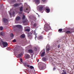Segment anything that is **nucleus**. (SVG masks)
<instances>
[{"mask_svg": "<svg viewBox=\"0 0 74 74\" xmlns=\"http://www.w3.org/2000/svg\"><path fill=\"white\" fill-rule=\"evenodd\" d=\"M44 29L46 32H47L48 31L51 30V27H50L49 25L47 23H46L45 25Z\"/></svg>", "mask_w": 74, "mask_h": 74, "instance_id": "f257e3e1", "label": "nucleus"}, {"mask_svg": "<svg viewBox=\"0 0 74 74\" xmlns=\"http://www.w3.org/2000/svg\"><path fill=\"white\" fill-rule=\"evenodd\" d=\"M44 63L41 62H39L38 64V67L40 70H43L44 69Z\"/></svg>", "mask_w": 74, "mask_h": 74, "instance_id": "f03ea898", "label": "nucleus"}, {"mask_svg": "<svg viewBox=\"0 0 74 74\" xmlns=\"http://www.w3.org/2000/svg\"><path fill=\"white\" fill-rule=\"evenodd\" d=\"M2 44H0V45L2 48L6 47L8 45V44L7 42H2Z\"/></svg>", "mask_w": 74, "mask_h": 74, "instance_id": "7ed1b4c3", "label": "nucleus"}, {"mask_svg": "<svg viewBox=\"0 0 74 74\" xmlns=\"http://www.w3.org/2000/svg\"><path fill=\"white\" fill-rule=\"evenodd\" d=\"M74 32V29H71V30L70 31H66V34H71V33H73V32Z\"/></svg>", "mask_w": 74, "mask_h": 74, "instance_id": "20e7f679", "label": "nucleus"}, {"mask_svg": "<svg viewBox=\"0 0 74 74\" xmlns=\"http://www.w3.org/2000/svg\"><path fill=\"white\" fill-rule=\"evenodd\" d=\"M46 49L47 51H49V50H50L51 48V47L49 45H47L46 47Z\"/></svg>", "mask_w": 74, "mask_h": 74, "instance_id": "39448f33", "label": "nucleus"}, {"mask_svg": "<svg viewBox=\"0 0 74 74\" xmlns=\"http://www.w3.org/2000/svg\"><path fill=\"white\" fill-rule=\"evenodd\" d=\"M14 27H17L18 28H19V29H21L22 28V26L20 25H16L14 26Z\"/></svg>", "mask_w": 74, "mask_h": 74, "instance_id": "423d86ee", "label": "nucleus"}, {"mask_svg": "<svg viewBox=\"0 0 74 74\" xmlns=\"http://www.w3.org/2000/svg\"><path fill=\"white\" fill-rule=\"evenodd\" d=\"M21 19V17L19 16L17 17L16 18V20L15 21V22L16 23H16V21H19Z\"/></svg>", "mask_w": 74, "mask_h": 74, "instance_id": "0eeeda50", "label": "nucleus"}, {"mask_svg": "<svg viewBox=\"0 0 74 74\" xmlns=\"http://www.w3.org/2000/svg\"><path fill=\"white\" fill-rule=\"evenodd\" d=\"M2 21L4 23H7L8 22V20L7 19L5 18H3Z\"/></svg>", "mask_w": 74, "mask_h": 74, "instance_id": "6e6552de", "label": "nucleus"}, {"mask_svg": "<svg viewBox=\"0 0 74 74\" xmlns=\"http://www.w3.org/2000/svg\"><path fill=\"white\" fill-rule=\"evenodd\" d=\"M39 10H40V11H42V10L43 6H42V5H39Z\"/></svg>", "mask_w": 74, "mask_h": 74, "instance_id": "1a4fd4ad", "label": "nucleus"}, {"mask_svg": "<svg viewBox=\"0 0 74 74\" xmlns=\"http://www.w3.org/2000/svg\"><path fill=\"white\" fill-rule=\"evenodd\" d=\"M43 51L44 52H42L41 54V56H44L45 55V50H44Z\"/></svg>", "mask_w": 74, "mask_h": 74, "instance_id": "9d476101", "label": "nucleus"}, {"mask_svg": "<svg viewBox=\"0 0 74 74\" xmlns=\"http://www.w3.org/2000/svg\"><path fill=\"white\" fill-rule=\"evenodd\" d=\"M46 11L47 13H49L50 12V9L49 8H48L46 9Z\"/></svg>", "mask_w": 74, "mask_h": 74, "instance_id": "9b49d317", "label": "nucleus"}, {"mask_svg": "<svg viewBox=\"0 0 74 74\" xmlns=\"http://www.w3.org/2000/svg\"><path fill=\"white\" fill-rule=\"evenodd\" d=\"M23 55V53H21L20 54L18 55V57L19 58H20L22 57Z\"/></svg>", "mask_w": 74, "mask_h": 74, "instance_id": "f8f14e48", "label": "nucleus"}, {"mask_svg": "<svg viewBox=\"0 0 74 74\" xmlns=\"http://www.w3.org/2000/svg\"><path fill=\"white\" fill-rule=\"evenodd\" d=\"M35 1L36 4H40V0H35Z\"/></svg>", "mask_w": 74, "mask_h": 74, "instance_id": "ddd939ff", "label": "nucleus"}, {"mask_svg": "<svg viewBox=\"0 0 74 74\" xmlns=\"http://www.w3.org/2000/svg\"><path fill=\"white\" fill-rule=\"evenodd\" d=\"M42 60L43 61H46V60H48V58H44L42 59Z\"/></svg>", "mask_w": 74, "mask_h": 74, "instance_id": "4468645a", "label": "nucleus"}, {"mask_svg": "<svg viewBox=\"0 0 74 74\" xmlns=\"http://www.w3.org/2000/svg\"><path fill=\"white\" fill-rule=\"evenodd\" d=\"M21 37L22 38H25V35L24 34H22L21 36Z\"/></svg>", "mask_w": 74, "mask_h": 74, "instance_id": "2eb2a0df", "label": "nucleus"}, {"mask_svg": "<svg viewBox=\"0 0 74 74\" xmlns=\"http://www.w3.org/2000/svg\"><path fill=\"white\" fill-rule=\"evenodd\" d=\"M19 5V4H15L13 5L14 7H18Z\"/></svg>", "mask_w": 74, "mask_h": 74, "instance_id": "dca6fc26", "label": "nucleus"}, {"mask_svg": "<svg viewBox=\"0 0 74 74\" xmlns=\"http://www.w3.org/2000/svg\"><path fill=\"white\" fill-rule=\"evenodd\" d=\"M30 58V55L29 54L26 55V59H28V58Z\"/></svg>", "mask_w": 74, "mask_h": 74, "instance_id": "f3484780", "label": "nucleus"}, {"mask_svg": "<svg viewBox=\"0 0 74 74\" xmlns=\"http://www.w3.org/2000/svg\"><path fill=\"white\" fill-rule=\"evenodd\" d=\"M28 52L29 53H33V50L32 49H30L28 50Z\"/></svg>", "mask_w": 74, "mask_h": 74, "instance_id": "a211bd4d", "label": "nucleus"}, {"mask_svg": "<svg viewBox=\"0 0 74 74\" xmlns=\"http://www.w3.org/2000/svg\"><path fill=\"white\" fill-rule=\"evenodd\" d=\"M0 34L2 36H4L5 35V33L4 32H1V33Z\"/></svg>", "mask_w": 74, "mask_h": 74, "instance_id": "6ab92c4d", "label": "nucleus"}, {"mask_svg": "<svg viewBox=\"0 0 74 74\" xmlns=\"http://www.w3.org/2000/svg\"><path fill=\"white\" fill-rule=\"evenodd\" d=\"M43 38V37L42 36H40L38 38V40L40 39H42Z\"/></svg>", "mask_w": 74, "mask_h": 74, "instance_id": "aec40b11", "label": "nucleus"}, {"mask_svg": "<svg viewBox=\"0 0 74 74\" xmlns=\"http://www.w3.org/2000/svg\"><path fill=\"white\" fill-rule=\"evenodd\" d=\"M29 11L30 9L27 8H26V10H25V11H26V12H28V11Z\"/></svg>", "mask_w": 74, "mask_h": 74, "instance_id": "412c9836", "label": "nucleus"}, {"mask_svg": "<svg viewBox=\"0 0 74 74\" xmlns=\"http://www.w3.org/2000/svg\"><path fill=\"white\" fill-rule=\"evenodd\" d=\"M20 11H23V7H21L20 8Z\"/></svg>", "mask_w": 74, "mask_h": 74, "instance_id": "4be33fe9", "label": "nucleus"}, {"mask_svg": "<svg viewBox=\"0 0 74 74\" xmlns=\"http://www.w3.org/2000/svg\"><path fill=\"white\" fill-rule=\"evenodd\" d=\"M10 36L11 37H14V35L13 34H12V33L10 34Z\"/></svg>", "mask_w": 74, "mask_h": 74, "instance_id": "5701e85b", "label": "nucleus"}, {"mask_svg": "<svg viewBox=\"0 0 74 74\" xmlns=\"http://www.w3.org/2000/svg\"><path fill=\"white\" fill-rule=\"evenodd\" d=\"M34 32H35V33H34V34H35V36H35V40H36V38H37V36H36V35H37V34H36V31H34Z\"/></svg>", "mask_w": 74, "mask_h": 74, "instance_id": "b1692460", "label": "nucleus"}, {"mask_svg": "<svg viewBox=\"0 0 74 74\" xmlns=\"http://www.w3.org/2000/svg\"><path fill=\"white\" fill-rule=\"evenodd\" d=\"M3 42V41L2 40V39H1V38H0V44H0L1 42Z\"/></svg>", "mask_w": 74, "mask_h": 74, "instance_id": "393cba45", "label": "nucleus"}, {"mask_svg": "<svg viewBox=\"0 0 74 74\" xmlns=\"http://www.w3.org/2000/svg\"><path fill=\"white\" fill-rule=\"evenodd\" d=\"M25 31L27 32H30V29H26Z\"/></svg>", "mask_w": 74, "mask_h": 74, "instance_id": "a878e982", "label": "nucleus"}, {"mask_svg": "<svg viewBox=\"0 0 74 74\" xmlns=\"http://www.w3.org/2000/svg\"><path fill=\"white\" fill-rule=\"evenodd\" d=\"M30 68L31 69H34V67L32 66H30Z\"/></svg>", "mask_w": 74, "mask_h": 74, "instance_id": "bb28decb", "label": "nucleus"}, {"mask_svg": "<svg viewBox=\"0 0 74 74\" xmlns=\"http://www.w3.org/2000/svg\"><path fill=\"white\" fill-rule=\"evenodd\" d=\"M59 32H62V29H59L58 30Z\"/></svg>", "mask_w": 74, "mask_h": 74, "instance_id": "cd10ccee", "label": "nucleus"}, {"mask_svg": "<svg viewBox=\"0 0 74 74\" xmlns=\"http://www.w3.org/2000/svg\"><path fill=\"white\" fill-rule=\"evenodd\" d=\"M25 18H26V16H25V15H24L23 16V19H24Z\"/></svg>", "mask_w": 74, "mask_h": 74, "instance_id": "c85d7f7f", "label": "nucleus"}, {"mask_svg": "<svg viewBox=\"0 0 74 74\" xmlns=\"http://www.w3.org/2000/svg\"><path fill=\"white\" fill-rule=\"evenodd\" d=\"M3 28L2 27H1L0 28V30H3Z\"/></svg>", "mask_w": 74, "mask_h": 74, "instance_id": "c756f323", "label": "nucleus"}, {"mask_svg": "<svg viewBox=\"0 0 74 74\" xmlns=\"http://www.w3.org/2000/svg\"><path fill=\"white\" fill-rule=\"evenodd\" d=\"M15 15V12H13V16H15L14 15Z\"/></svg>", "mask_w": 74, "mask_h": 74, "instance_id": "7c9ffc66", "label": "nucleus"}, {"mask_svg": "<svg viewBox=\"0 0 74 74\" xmlns=\"http://www.w3.org/2000/svg\"><path fill=\"white\" fill-rule=\"evenodd\" d=\"M49 36H51V35H52V32H50L49 33Z\"/></svg>", "mask_w": 74, "mask_h": 74, "instance_id": "2f4dec72", "label": "nucleus"}, {"mask_svg": "<svg viewBox=\"0 0 74 74\" xmlns=\"http://www.w3.org/2000/svg\"><path fill=\"white\" fill-rule=\"evenodd\" d=\"M9 14L11 16V18L12 17V15H11V13L10 12H9Z\"/></svg>", "mask_w": 74, "mask_h": 74, "instance_id": "473e14b6", "label": "nucleus"}, {"mask_svg": "<svg viewBox=\"0 0 74 74\" xmlns=\"http://www.w3.org/2000/svg\"><path fill=\"white\" fill-rule=\"evenodd\" d=\"M24 65L25 66H27V63H24Z\"/></svg>", "mask_w": 74, "mask_h": 74, "instance_id": "72a5a7b5", "label": "nucleus"}, {"mask_svg": "<svg viewBox=\"0 0 74 74\" xmlns=\"http://www.w3.org/2000/svg\"><path fill=\"white\" fill-rule=\"evenodd\" d=\"M62 74H67L65 72H63L62 73Z\"/></svg>", "mask_w": 74, "mask_h": 74, "instance_id": "f704fd0d", "label": "nucleus"}, {"mask_svg": "<svg viewBox=\"0 0 74 74\" xmlns=\"http://www.w3.org/2000/svg\"><path fill=\"white\" fill-rule=\"evenodd\" d=\"M13 42H16V40L14 39L12 41Z\"/></svg>", "mask_w": 74, "mask_h": 74, "instance_id": "c9c22d12", "label": "nucleus"}, {"mask_svg": "<svg viewBox=\"0 0 74 74\" xmlns=\"http://www.w3.org/2000/svg\"><path fill=\"white\" fill-rule=\"evenodd\" d=\"M28 27H25V29H26L28 28Z\"/></svg>", "mask_w": 74, "mask_h": 74, "instance_id": "e433bc0d", "label": "nucleus"}, {"mask_svg": "<svg viewBox=\"0 0 74 74\" xmlns=\"http://www.w3.org/2000/svg\"><path fill=\"white\" fill-rule=\"evenodd\" d=\"M34 27H36V24L35 23L34 24Z\"/></svg>", "mask_w": 74, "mask_h": 74, "instance_id": "4c0bfd02", "label": "nucleus"}, {"mask_svg": "<svg viewBox=\"0 0 74 74\" xmlns=\"http://www.w3.org/2000/svg\"><path fill=\"white\" fill-rule=\"evenodd\" d=\"M20 60L21 61V62H22L23 60H22V59L21 58L20 59Z\"/></svg>", "mask_w": 74, "mask_h": 74, "instance_id": "58836bf2", "label": "nucleus"}, {"mask_svg": "<svg viewBox=\"0 0 74 74\" xmlns=\"http://www.w3.org/2000/svg\"><path fill=\"white\" fill-rule=\"evenodd\" d=\"M27 66V67H29V66H30V65H27V66Z\"/></svg>", "mask_w": 74, "mask_h": 74, "instance_id": "ea45409f", "label": "nucleus"}, {"mask_svg": "<svg viewBox=\"0 0 74 74\" xmlns=\"http://www.w3.org/2000/svg\"><path fill=\"white\" fill-rule=\"evenodd\" d=\"M37 48H35V51H37Z\"/></svg>", "mask_w": 74, "mask_h": 74, "instance_id": "a19ab883", "label": "nucleus"}, {"mask_svg": "<svg viewBox=\"0 0 74 74\" xmlns=\"http://www.w3.org/2000/svg\"><path fill=\"white\" fill-rule=\"evenodd\" d=\"M15 1H12V3H15Z\"/></svg>", "mask_w": 74, "mask_h": 74, "instance_id": "79ce46f5", "label": "nucleus"}, {"mask_svg": "<svg viewBox=\"0 0 74 74\" xmlns=\"http://www.w3.org/2000/svg\"><path fill=\"white\" fill-rule=\"evenodd\" d=\"M58 48H60V45H58Z\"/></svg>", "mask_w": 74, "mask_h": 74, "instance_id": "37998d69", "label": "nucleus"}, {"mask_svg": "<svg viewBox=\"0 0 74 74\" xmlns=\"http://www.w3.org/2000/svg\"><path fill=\"white\" fill-rule=\"evenodd\" d=\"M56 69V68H53V70H55Z\"/></svg>", "mask_w": 74, "mask_h": 74, "instance_id": "c03bdc74", "label": "nucleus"}, {"mask_svg": "<svg viewBox=\"0 0 74 74\" xmlns=\"http://www.w3.org/2000/svg\"><path fill=\"white\" fill-rule=\"evenodd\" d=\"M42 1H43V2H44V1H46V0H42Z\"/></svg>", "mask_w": 74, "mask_h": 74, "instance_id": "a18cd8bd", "label": "nucleus"}, {"mask_svg": "<svg viewBox=\"0 0 74 74\" xmlns=\"http://www.w3.org/2000/svg\"><path fill=\"white\" fill-rule=\"evenodd\" d=\"M7 50H8V51H9V48H7Z\"/></svg>", "mask_w": 74, "mask_h": 74, "instance_id": "49530a36", "label": "nucleus"}, {"mask_svg": "<svg viewBox=\"0 0 74 74\" xmlns=\"http://www.w3.org/2000/svg\"><path fill=\"white\" fill-rule=\"evenodd\" d=\"M26 22V21H23V23H25Z\"/></svg>", "mask_w": 74, "mask_h": 74, "instance_id": "de8ad7c7", "label": "nucleus"}, {"mask_svg": "<svg viewBox=\"0 0 74 74\" xmlns=\"http://www.w3.org/2000/svg\"><path fill=\"white\" fill-rule=\"evenodd\" d=\"M20 63H21V64H22V62L21 61V62H20Z\"/></svg>", "mask_w": 74, "mask_h": 74, "instance_id": "09e8293b", "label": "nucleus"}, {"mask_svg": "<svg viewBox=\"0 0 74 74\" xmlns=\"http://www.w3.org/2000/svg\"><path fill=\"white\" fill-rule=\"evenodd\" d=\"M38 61H39V60H38L37 61V62H38Z\"/></svg>", "mask_w": 74, "mask_h": 74, "instance_id": "8fccbe9b", "label": "nucleus"}, {"mask_svg": "<svg viewBox=\"0 0 74 74\" xmlns=\"http://www.w3.org/2000/svg\"><path fill=\"white\" fill-rule=\"evenodd\" d=\"M40 52H41V53L42 52V51Z\"/></svg>", "mask_w": 74, "mask_h": 74, "instance_id": "3c124183", "label": "nucleus"}, {"mask_svg": "<svg viewBox=\"0 0 74 74\" xmlns=\"http://www.w3.org/2000/svg\"><path fill=\"white\" fill-rule=\"evenodd\" d=\"M22 12H21L20 14H21Z\"/></svg>", "mask_w": 74, "mask_h": 74, "instance_id": "603ef678", "label": "nucleus"}, {"mask_svg": "<svg viewBox=\"0 0 74 74\" xmlns=\"http://www.w3.org/2000/svg\"><path fill=\"white\" fill-rule=\"evenodd\" d=\"M3 0V1H5V0Z\"/></svg>", "mask_w": 74, "mask_h": 74, "instance_id": "864d4df0", "label": "nucleus"}, {"mask_svg": "<svg viewBox=\"0 0 74 74\" xmlns=\"http://www.w3.org/2000/svg\"><path fill=\"white\" fill-rule=\"evenodd\" d=\"M38 16H39V15L38 14Z\"/></svg>", "mask_w": 74, "mask_h": 74, "instance_id": "5fc2aeb1", "label": "nucleus"}, {"mask_svg": "<svg viewBox=\"0 0 74 74\" xmlns=\"http://www.w3.org/2000/svg\"><path fill=\"white\" fill-rule=\"evenodd\" d=\"M10 11H11V10H10Z\"/></svg>", "mask_w": 74, "mask_h": 74, "instance_id": "6e6d98bb", "label": "nucleus"}, {"mask_svg": "<svg viewBox=\"0 0 74 74\" xmlns=\"http://www.w3.org/2000/svg\"><path fill=\"white\" fill-rule=\"evenodd\" d=\"M37 14H38L37 13Z\"/></svg>", "mask_w": 74, "mask_h": 74, "instance_id": "4d7b16f0", "label": "nucleus"}]
</instances>
